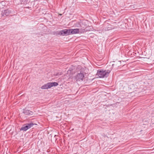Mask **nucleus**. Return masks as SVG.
Segmentation results:
<instances>
[{"mask_svg": "<svg viewBox=\"0 0 154 154\" xmlns=\"http://www.w3.org/2000/svg\"><path fill=\"white\" fill-rule=\"evenodd\" d=\"M56 136H57L56 135H54V138H55V141H56V140H57V138H56L55 137H56Z\"/></svg>", "mask_w": 154, "mask_h": 154, "instance_id": "ddd939ff", "label": "nucleus"}, {"mask_svg": "<svg viewBox=\"0 0 154 154\" xmlns=\"http://www.w3.org/2000/svg\"><path fill=\"white\" fill-rule=\"evenodd\" d=\"M82 24V22H77L75 24V26L77 27H81V25Z\"/></svg>", "mask_w": 154, "mask_h": 154, "instance_id": "9b49d317", "label": "nucleus"}, {"mask_svg": "<svg viewBox=\"0 0 154 154\" xmlns=\"http://www.w3.org/2000/svg\"><path fill=\"white\" fill-rule=\"evenodd\" d=\"M26 124L29 129L30 128L32 127L33 125H35L34 123H33L32 122L28 123Z\"/></svg>", "mask_w": 154, "mask_h": 154, "instance_id": "9d476101", "label": "nucleus"}, {"mask_svg": "<svg viewBox=\"0 0 154 154\" xmlns=\"http://www.w3.org/2000/svg\"><path fill=\"white\" fill-rule=\"evenodd\" d=\"M29 128L28 127V126H27V125H26V124L23 125L22 126L20 129V130L21 131H26Z\"/></svg>", "mask_w": 154, "mask_h": 154, "instance_id": "6e6552de", "label": "nucleus"}, {"mask_svg": "<svg viewBox=\"0 0 154 154\" xmlns=\"http://www.w3.org/2000/svg\"><path fill=\"white\" fill-rule=\"evenodd\" d=\"M23 113L25 115L30 116L33 114V112L30 111L29 110H24Z\"/></svg>", "mask_w": 154, "mask_h": 154, "instance_id": "423d86ee", "label": "nucleus"}, {"mask_svg": "<svg viewBox=\"0 0 154 154\" xmlns=\"http://www.w3.org/2000/svg\"><path fill=\"white\" fill-rule=\"evenodd\" d=\"M50 88L49 82L45 84L41 87V89H48Z\"/></svg>", "mask_w": 154, "mask_h": 154, "instance_id": "0eeeda50", "label": "nucleus"}, {"mask_svg": "<svg viewBox=\"0 0 154 154\" xmlns=\"http://www.w3.org/2000/svg\"><path fill=\"white\" fill-rule=\"evenodd\" d=\"M50 88L53 86H56L58 85V83L57 82H49Z\"/></svg>", "mask_w": 154, "mask_h": 154, "instance_id": "1a4fd4ad", "label": "nucleus"}, {"mask_svg": "<svg viewBox=\"0 0 154 154\" xmlns=\"http://www.w3.org/2000/svg\"><path fill=\"white\" fill-rule=\"evenodd\" d=\"M12 10L10 9H7L2 10V16H8L12 13Z\"/></svg>", "mask_w": 154, "mask_h": 154, "instance_id": "20e7f679", "label": "nucleus"}, {"mask_svg": "<svg viewBox=\"0 0 154 154\" xmlns=\"http://www.w3.org/2000/svg\"><path fill=\"white\" fill-rule=\"evenodd\" d=\"M84 72L81 71L80 73H78L75 77V79L77 81H83L85 77Z\"/></svg>", "mask_w": 154, "mask_h": 154, "instance_id": "7ed1b4c3", "label": "nucleus"}, {"mask_svg": "<svg viewBox=\"0 0 154 154\" xmlns=\"http://www.w3.org/2000/svg\"><path fill=\"white\" fill-rule=\"evenodd\" d=\"M79 29H69L70 35L75 34L79 33Z\"/></svg>", "mask_w": 154, "mask_h": 154, "instance_id": "39448f33", "label": "nucleus"}, {"mask_svg": "<svg viewBox=\"0 0 154 154\" xmlns=\"http://www.w3.org/2000/svg\"><path fill=\"white\" fill-rule=\"evenodd\" d=\"M79 29V33H83L85 31V30L84 28Z\"/></svg>", "mask_w": 154, "mask_h": 154, "instance_id": "f8f14e48", "label": "nucleus"}, {"mask_svg": "<svg viewBox=\"0 0 154 154\" xmlns=\"http://www.w3.org/2000/svg\"><path fill=\"white\" fill-rule=\"evenodd\" d=\"M57 34L61 36H67L70 35L69 29H65L57 32Z\"/></svg>", "mask_w": 154, "mask_h": 154, "instance_id": "f03ea898", "label": "nucleus"}, {"mask_svg": "<svg viewBox=\"0 0 154 154\" xmlns=\"http://www.w3.org/2000/svg\"><path fill=\"white\" fill-rule=\"evenodd\" d=\"M110 72V70H104L102 69H99L97 70V75L100 78L107 77L109 73Z\"/></svg>", "mask_w": 154, "mask_h": 154, "instance_id": "f257e3e1", "label": "nucleus"}]
</instances>
